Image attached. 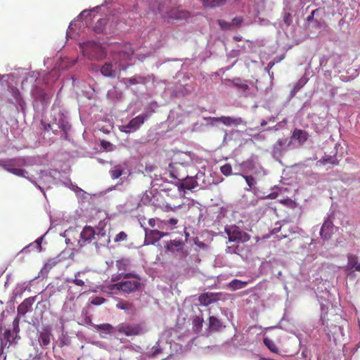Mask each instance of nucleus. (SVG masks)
Instances as JSON below:
<instances>
[{"label":"nucleus","mask_w":360,"mask_h":360,"mask_svg":"<svg viewBox=\"0 0 360 360\" xmlns=\"http://www.w3.org/2000/svg\"><path fill=\"white\" fill-rule=\"evenodd\" d=\"M171 1L160 3L158 5V11L164 19L181 20L189 17V13L179 8L170 6Z\"/></svg>","instance_id":"f257e3e1"},{"label":"nucleus","mask_w":360,"mask_h":360,"mask_svg":"<svg viewBox=\"0 0 360 360\" xmlns=\"http://www.w3.org/2000/svg\"><path fill=\"white\" fill-rule=\"evenodd\" d=\"M125 281L118 282L111 285V290H121L125 293H131L136 291L140 287V278L134 274H126L123 276Z\"/></svg>","instance_id":"f03ea898"},{"label":"nucleus","mask_w":360,"mask_h":360,"mask_svg":"<svg viewBox=\"0 0 360 360\" xmlns=\"http://www.w3.org/2000/svg\"><path fill=\"white\" fill-rule=\"evenodd\" d=\"M225 232L228 235L229 242L243 243L250 240V236L246 232L241 231L236 226L226 227Z\"/></svg>","instance_id":"7ed1b4c3"},{"label":"nucleus","mask_w":360,"mask_h":360,"mask_svg":"<svg viewBox=\"0 0 360 360\" xmlns=\"http://www.w3.org/2000/svg\"><path fill=\"white\" fill-rule=\"evenodd\" d=\"M150 116V113L144 112L139 115L136 117L133 118L126 125H122L120 127L121 131L126 134H130L131 132L138 130L144 122Z\"/></svg>","instance_id":"20e7f679"},{"label":"nucleus","mask_w":360,"mask_h":360,"mask_svg":"<svg viewBox=\"0 0 360 360\" xmlns=\"http://www.w3.org/2000/svg\"><path fill=\"white\" fill-rule=\"evenodd\" d=\"M115 331L126 336H137L143 333V327L140 324L120 323Z\"/></svg>","instance_id":"39448f33"},{"label":"nucleus","mask_w":360,"mask_h":360,"mask_svg":"<svg viewBox=\"0 0 360 360\" xmlns=\"http://www.w3.org/2000/svg\"><path fill=\"white\" fill-rule=\"evenodd\" d=\"M168 172L174 179L183 181L188 176L186 166L181 162H172L169 165Z\"/></svg>","instance_id":"423d86ee"},{"label":"nucleus","mask_w":360,"mask_h":360,"mask_svg":"<svg viewBox=\"0 0 360 360\" xmlns=\"http://www.w3.org/2000/svg\"><path fill=\"white\" fill-rule=\"evenodd\" d=\"M95 244L97 247L105 246L110 242V238L105 229V225L99 223L96 228Z\"/></svg>","instance_id":"0eeeda50"},{"label":"nucleus","mask_w":360,"mask_h":360,"mask_svg":"<svg viewBox=\"0 0 360 360\" xmlns=\"http://www.w3.org/2000/svg\"><path fill=\"white\" fill-rule=\"evenodd\" d=\"M25 165L24 158H14L9 160L8 165L5 166V170L18 176H25V171L22 169L14 168V166H22Z\"/></svg>","instance_id":"6e6552de"},{"label":"nucleus","mask_w":360,"mask_h":360,"mask_svg":"<svg viewBox=\"0 0 360 360\" xmlns=\"http://www.w3.org/2000/svg\"><path fill=\"white\" fill-rule=\"evenodd\" d=\"M145 245H154L156 242L160 240L162 237L167 235V233L162 232L158 230L145 229Z\"/></svg>","instance_id":"1a4fd4ad"},{"label":"nucleus","mask_w":360,"mask_h":360,"mask_svg":"<svg viewBox=\"0 0 360 360\" xmlns=\"http://www.w3.org/2000/svg\"><path fill=\"white\" fill-rule=\"evenodd\" d=\"M95 236L96 230L90 226H85L80 233L79 244L80 246H84L91 243L93 239H95Z\"/></svg>","instance_id":"9d476101"},{"label":"nucleus","mask_w":360,"mask_h":360,"mask_svg":"<svg viewBox=\"0 0 360 360\" xmlns=\"http://www.w3.org/2000/svg\"><path fill=\"white\" fill-rule=\"evenodd\" d=\"M52 338L53 335L50 328L44 327L41 330L39 331L37 340L42 348H46L50 345Z\"/></svg>","instance_id":"9b49d317"},{"label":"nucleus","mask_w":360,"mask_h":360,"mask_svg":"<svg viewBox=\"0 0 360 360\" xmlns=\"http://www.w3.org/2000/svg\"><path fill=\"white\" fill-rule=\"evenodd\" d=\"M109 174L110 175V177L113 179H117L118 178L121 177L122 175L124 174H129V170L127 168V164L126 163H120L114 165L111 167V169L109 171Z\"/></svg>","instance_id":"f8f14e48"},{"label":"nucleus","mask_w":360,"mask_h":360,"mask_svg":"<svg viewBox=\"0 0 360 360\" xmlns=\"http://www.w3.org/2000/svg\"><path fill=\"white\" fill-rule=\"evenodd\" d=\"M221 293L214 292H205L198 297V301L200 304L203 306H208L209 304L218 301L220 299Z\"/></svg>","instance_id":"ddd939ff"},{"label":"nucleus","mask_w":360,"mask_h":360,"mask_svg":"<svg viewBox=\"0 0 360 360\" xmlns=\"http://www.w3.org/2000/svg\"><path fill=\"white\" fill-rule=\"evenodd\" d=\"M35 298L36 297L34 296L24 300L18 307V314L20 316H25L28 311H31Z\"/></svg>","instance_id":"4468645a"},{"label":"nucleus","mask_w":360,"mask_h":360,"mask_svg":"<svg viewBox=\"0 0 360 360\" xmlns=\"http://www.w3.org/2000/svg\"><path fill=\"white\" fill-rule=\"evenodd\" d=\"M205 120H213L217 122H220L226 126L231 125H240L243 122V120L240 117L233 118L231 117L222 116L220 117H207Z\"/></svg>","instance_id":"2eb2a0df"},{"label":"nucleus","mask_w":360,"mask_h":360,"mask_svg":"<svg viewBox=\"0 0 360 360\" xmlns=\"http://www.w3.org/2000/svg\"><path fill=\"white\" fill-rule=\"evenodd\" d=\"M333 233V224L332 221L330 220L326 221L321 229L320 234L321 238L324 240H328L331 238Z\"/></svg>","instance_id":"dca6fc26"},{"label":"nucleus","mask_w":360,"mask_h":360,"mask_svg":"<svg viewBox=\"0 0 360 360\" xmlns=\"http://www.w3.org/2000/svg\"><path fill=\"white\" fill-rule=\"evenodd\" d=\"M8 91L11 94L12 96V103H15L20 106L22 107L25 105V102L22 98L21 94L19 89L15 86H10L8 88Z\"/></svg>","instance_id":"f3484780"},{"label":"nucleus","mask_w":360,"mask_h":360,"mask_svg":"<svg viewBox=\"0 0 360 360\" xmlns=\"http://www.w3.org/2000/svg\"><path fill=\"white\" fill-rule=\"evenodd\" d=\"M225 328L222 321L216 316H211L209 318V328L212 331H219Z\"/></svg>","instance_id":"a211bd4d"},{"label":"nucleus","mask_w":360,"mask_h":360,"mask_svg":"<svg viewBox=\"0 0 360 360\" xmlns=\"http://www.w3.org/2000/svg\"><path fill=\"white\" fill-rule=\"evenodd\" d=\"M347 257V267L350 269H354L356 271H360V264L358 263V257L354 254H348Z\"/></svg>","instance_id":"6ab92c4d"},{"label":"nucleus","mask_w":360,"mask_h":360,"mask_svg":"<svg viewBox=\"0 0 360 360\" xmlns=\"http://www.w3.org/2000/svg\"><path fill=\"white\" fill-rule=\"evenodd\" d=\"M292 138L295 139L300 143L302 144L308 139L309 134L304 130L295 129L292 133Z\"/></svg>","instance_id":"aec40b11"},{"label":"nucleus","mask_w":360,"mask_h":360,"mask_svg":"<svg viewBox=\"0 0 360 360\" xmlns=\"http://www.w3.org/2000/svg\"><path fill=\"white\" fill-rule=\"evenodd\" d=\"M101 72L105 77H112L115 76L116 71L111 63H106L101 67Z\"/></svg>","instance_id":"412c9836"},{"label":"nucleus","mask_w":360,"mask_h":360,"mask_svg":"<svg viewBox=\"0 0 360 360\" xmlns=\"http://www.w3.org/2000/svg\"><path fill=\"white\" fill-rule=\"evenodd\" d=\"M94 327L97 330H101L106 335H110L115 331V328H114L110 323H102L95 325Z\"/></svg>","instance_id":"4be33fe9"},{"label":"nucleus","mask_w":360,"mask_h":360,"mask_svg":"<svg viewBox=\"0 0 360 360\" xmlns=\"http://www.w3.org/2000/svg\"><path fill=\"white\" fill-rule=\"evenodd\" d=\"M126 80L130 85L144 84L146 82V77L141 75H134L132 77L126 79Z\"/></svg>","instance_id":"5701e85b"},{"label":"nucleus","mask_w":360,"mask_h":360,"mask_svg":"<svg viewBox=\"0 0 360 360\" xmlns=\"http://www.w3.org/2000/svg\"><path fill=\"white\" fill-rule=\"evenodd\" d=\"M206 8H214L224 4L226 0H200Z\"/></svg>","instance_id":"b1692460"},{"label":"nucleus","mask_w":360,"mask_h":360,"mask_svg":"<svg viewBox=\"0 0 360 360\" xmlns=\"http://www.w3.org/2000/svg\"><path fill=\"white\" fill-rule=\"evenodd\" d=\"M307 81H308V79L304 77H302V78H300L297 81V82H296L294 84V86L290 91V94L292 96L295 95V94L307 84Z\"/></svg>","instance_id":"393cba45"},{"label":"nucleus","mask_w":360,"mask_h":360,"mask_svg":"<svg viewBox=\"0 0 360 360\" xmlns=\"http://www.w3.org/2000/svg\"><path fill=\"white\" fill-rule=\"evenodd\" d=\"M182 181L181 187L184 190H191L197 186L196 181L191 178H188V176Z\"/></svg>","instance_id":"a878e982"},{"label":"nucleus","mask_w":360,"mask_h":360,"mask_svg":"<svg viewBox=\"0 0 360 360\" xmlns=\"http://www.w3.org/2000/svg\"><path fill=\"white\" fill-rule=\"evenodd\" d=\"M248 283V281H242L238 279H234L229 283V287L232 290H236L245 288L247 286Z\"/></svg>","instance_id":"bb28decb"},{"label":"nucleus","mask_w":360,"mask_h":360,"mask_svg":"<svg viewBox=\"0 0 360 360\" xmlns=\"http://www.w3.org/2000/svg\"><path fill=\"white\" fill-rule=\"evenodd\" d=\"M263 342H264V344L265 345V346L272 352L274 353H278V349L277 347V346L276 345V344L274 343V342L268 338H264V340H263Z\"/></svg>","instance_id":"cd10ccee"},{"label":"nucleus","mask_w":360,"mask_h":360,"mask_svg":"<svg viewBox=\"0 0 360 360\" xmlns=\"http://www.w3.org/2000/svg\"><path fill=\"white\" fill-rule=\"evenodd\" d=\"M117 307L125 311H130L134 309V306L131 303L124 301L118 302L117 304Z\"/></svg>","instance_id":"c85d7f7f"},{"label":"nucleus","mask_w":360,"mask_h":360,"mask_svg":"<svg viewBox=\"0 0 360 360\" xmlns=\"http://www.w3.org/2000/svg\"><path fill=\"white\" fill-rule=\"evenodd\" d=\"M193 323L194 330L196 332H198V331L202 330V326H203V323H204V320H203L202 318H200L199 316H196L193 319Z\"/></svg>","instance_id":"c756f323"},{"label":"nucleus","mask_w":360,"mask_h":360,"mask_svg":"<svg viewBox=\"0 0 360 360\" xmlns=\"http://www.w3.org/2000/svg\"><path fill=\"white\" fill-rule=\"evenodd\" d=\"M242 176L245 179L248 188L247 190L250 191L252 190L255 184H256V180L252 176H248V175H242Z\"/></svg>","instance_id":"7c9ffc66"},{"label":"nucleus","mask_w":360,"mask_h":360,"mask_svg":"<svg viewBox=\"0 0 360 360\" xmlns=\"http://www.w3.org/2000/svg\"><path fill=\"white\" fill-rule=\"evenodd\" d=\"M233 82L236 87L241 89L243 91H246L249 89V86L245 82H243L239 78L234 79Z\"/></svg>","instance_id":"2f4dec72"},{"label":"nucleus","mask_w":360,"mask_h":360,"mask_svg":"<svg viewBox=\"0 0 360 360\" xmlns=\"http://www.w3.org/2000/svg\"><path fill=\"white\" fill-rule=\"evenodd\" d=\"M128 265V261L124 259H122L120 260H117L116 262V266L118 269V271L124 272L127 269V266Z\"/></svg>","instance_id":"473e14b6"},{"label":"nucleus","mask_w":360,"mask_h":360,"mask_svg":"<svg viewBox=\"0 0 360 360\" xmlns=\"http://www.w3.org/2000/svg\"><path fill=\"white\" fill-rule=\"evenodd\" d=\"M58 127L61 129V131L63 132L65 136H67L68 132L70 129V127L68 124L65 122L63 120H59L58 122Z\"/></svg>","instance_id":"72a5a7b5"},{"label":"nucleus","mask_w":360,"mask_h":360,"mask_svg":"<svg viewBox=\"0 0 360 360\" xmlns=\"http://www.w3.org/2000/svg\"><path fill=\"white\" fill-rule=\"evenodd\" d=\"M217 22L221 30H229L232 28V24L231 22H226L224 20H218Z\"/></svg>","instance_id":"f704fd0d"},{"label":"nucleus","mask_w":360,"mask_h":360,"mask_svg":"<svg viewBox=\"0 0 360 360\" xmlns=\"http://www.w3.org/2000/svg\"><path fill=\"white\" fill-rule=\"evenodd\" d=\"M285 145V141L282 139L277 140L276 144L274 146V152L275 153H281V148Z\"/></svg>","instance_id":"c9c22d12"},{"label":"nucleus","mask_w":360,"mask_h":360,"mask_svg":"<svg viewBox=\"0 0 360 360\" xmlns=\"http://www.w3.org/2000/svg\"><path fill=\"white\" fill-rule=\"evenodd\" d=\"M221 172L225 176H229L232 173V167L229 164H225L221 167Z\"/></svg>","instance_id":"e433bc0d"},{"label":"nucleus","mask_w":360,"mask_h":360,"mask_svg":"<svg viewBox=\"0 0 360 360\" xmlns=\"http://www.w3.org/2000/svg\"><path fill=\"white\" fill-rule=\"evenodd\" d=\"M127 239V234L124 231H121L115 236L114 240L115 242L118 243L121 241H124Z\"/></svg>","instance_id":"4c0bfd02"},{"label":"nucleus","mask_w":360,"mask_h":360,"mask_svg":"<svg viewBox=\"0 0 360 360\" xmlns=\"http://www.w3.org/2000/svg\"><path fill=\"white\" fill-rule=\"evenodd\" d=\"M243 21V18L242 17H236L232 20L231 23L232 24V27H239L241 26Z\"/></svg>","instance_id":"58836bf2"},{"label":"nucleus","mask_w":360,"mask_h":360,"mask_svg":"<svg viewBox=\"0 0 360 360\" xmlns=\"http://www.w3.org/2000/svg\"><path fill=\"white\" fill-rule=\"evenodd\" d=\"M101 146L105 150H112L113 145L108 141L102 140L101 141Z\"/></svg>","instance_id":"ea45409f"},{"label":"nucleus","mask_w":360,"mask_h":360,"mask_svg":"<svg viewBox=\"0 0 360 360\" xmlns=\"http://www.w3.org/2000/svg\"><path fill=\"white\" fill-rule=\"evenodd\" d=\"M79 274H80V272H77L75 274V279L68 280V282H72V283H73L74 284H75V285H77L78 286H83V285H84V282L82 280L77 278V277Z\"/></svg>","instance_id":"a19ab883"},{"label":"nucleus","mask_w":360,"mask_h":360,"mask_svg":"<svg viewBox=\"0 0 360 360\" xmlns=\"http://www.w3.org/2000/svg\"><path fill=\"white\" fill-rule=\"evenodd\" d=\"M105 301V299L101 297H96L93 298L91 301V303L94 305H101L103 304Z\"/></svg>","instance_id":"79ce46f5"},{"label":"nucleus","mask_w":360,"mask_h":360,"mask_svg":"<svg viewBox=\"0 0 360 360\" xmlns=\"http://www.w3.org/2000/svg\"><path fill=\"white\" fill-rule=\"evenodd\" d=\"M12 335H11V333L9 330H6L4 331V334H3V339H1L2 342L4 340H6V343L5 345L7 344V342H11V338Z\"/></svg>","instance_id":"37998d69"},{"label":"nucleus","mask_w":360,"mask_h":360,"mask_svg":"<svg viewBox=\"0 0 360 360\" xmlns=\"http://www.w3.org/2000/svg\"><path fill=\"white\" fill-rule=\"evenodd\" d=\"M322 162L323 164L330 163V164H333V165H335V164H337V160L334 157H329V158H324L323 159Z\"/></svg>","instance_id":"c03bdc74"},{"label":"nucleus","mask_w":360,"mask_h":360,"mask_svg":"<svg viewBox=\"0 0 360 360\" xmlns=\"http://www.w3.org/2000/svg\"><path fill=\"white\" fill-rule=\"evenodd\" d=\"M178 221L179 220L176 218H170L168 220H165L164 224L165 225H170L172 226H174L178 223Z\"/></svg>","instance_id":"a18cd8bd"},{"label":"nucleus","mask_w":360,"mask_h":360,"mask_svg":"<svg viewBox=\"0 0 360 360\" xmlns=\"http://www.w3.org/2000/svg\"><path fill=\"white\" fill-rule=\"evenodd\" d=\"M125 274L124 272H121L119 273L117 275H113L112 277V281L115 282V281H117L122 278H123V276Z\"/></svg>","instance_id":"49530a36"},{"label":"nucleus","mask_w":360,"mask_h":360,"mask_svg":"<svg viewBox=\"0 0 360 360\" xmlns=\"http://www.w3.org/2000/svg\"><path fill=\"white\" fill-rule=\"evenodd\" d=\"M87 47H93L94 50H95L96 52L97 51H101V46L96 44V43H89L87 45H86Z\"/></svg>","instance_id":"de8ad7c7"},{"label":"nucleus","mask_w":360,"mask_h":360,"mask_svg":"<svg viewBox=\"0 0 360 360\" xmlns=\"http://www.w3.org/2000/svg\"><path fill=\"white\" fill-rule=\"evenodd\" d=\"M41 241H42V237L37 238L35 241L34 246L37 248L38 251H41Z\"/></svg>","instance_id":"09e8293b"},{"label":"nucleus","mask_w":360,"mask_h":360,"mask_svg":"<svg viewBox=\"0 0 360 360\" xmlns=\"http://www.w3.org/2000/svg\"><path fill=\"white\" fill-rule=\"evenodd\" d=\"M85 52H86V55L88 56V57L91 59V60H98V56H95V55H93V54H90L88 53V49H85Z\"/></svg>","instance_id":"8fccbe9b"},{"label":"nucleus","mask_w":360,"mask_h":360,"mask_svg":"<svg viewBox=\"0 0 360 360\" xmlns=\"http://www.w3.org/2000/svg\"><path fill=\"white\" fill-rule=\"evenodd\" d=\"M9 160L7 161L0 160V167H2L5 169V166L8 165Z\"/></svg>","instance_id":"3c124183"},{"label":"nucleus","mask_w":360,"mask_h":360,"mask_svg":"<svg viewBox=\"0 0 360 360\" xmlns=\"http://www.w3.org/2000/svg\"><path fill=\"white\" fill-rule=\"evenodd\" d=\"M316 11H317V10H315V11H313L311 12V15H309V16L307 18V21H311V20H313V18H314V14H315V13H316Z\"/></svg>","instance_id":"603ef678"},{"label":"nucleus","mask_w":360,"mask_h":360,"mask_svg":"<svg viewBox=\"0 0 360 360\" xmlns=\"http://www.w3.org/2000/svg\"><path fill=\"white\" fill-rule=\"evenodd\" d=\"M41 97H42V101H47V100L50 99V96L48 94H46V93H43L41 94Z\"/></svg>","instance_id":"864d4df0"},{"label":"nucleus","mask_w":360,"mask_h":360,"mask_svg":"<svg viewBox=\"0 0 360 360\" xmlns=\"http://www.w3.org/2000/svg\"><path fill=\"white\" fill-rule=\"evenodd\" d=\"M148 224L151 226V227H154L155 226V219H150L148 220Z\"/></svg>","instance_id":"5fc2aeb1"},{"label":"nucleus","mask_w":360,"mask_h":360,"mask_svg":"<svg viewBox=\"0 0 360 360\" xmlns=\"http://www.w3.org/2000/svg\"><path fill=\"white\" fill-rule=\"evenodd\" d=\"M46 129H51V130H52L54 133H56V131H57V130L53 129V124H49V125H48V127L46 128Z\"/></svg>","instance_id":"6e6d98bb"},{"label":"nucleus","mask_w":360,"mask_h":360,"mask_svg":"<svg viewBox=\"0 0 360 360\" xmlns=\"http://www.w3.org/2000/svg\"><path fill=\"white\" fill-rule=\"evenodd\" d=\"M267 124V122L266 120H262L261 122V126L264 127Z\"/></svg>","instance_id":"4d7b16f0"},{"label":"nucleus","mask_w":360,"mask_h":360,"mask_svg":"<svg viewBox=\"0 0 360 360\" xmlns=\"http://www.w3.org/2000/svg\"><path fill=\"white\" fill-rule=\"evenodd\" d=\"M234 39L236 41H240V37H234Z\"/></svg>","instance_id":"13d9d810"},{"label":"nucleus","mask_w":360,"mask_h":360,"mask_svg":"<svg viewBox=\"0 0 360 360\" xmlns=\"http://www.w3.org/2000/svg\"><path fill=\"white\" fill-rule=\"evenodd\" d=\"M70 258L71 259H74V254L73 253H71V255H70Z\"/></svg>","instance_id":"bf43d9fd"}]
</instances>
